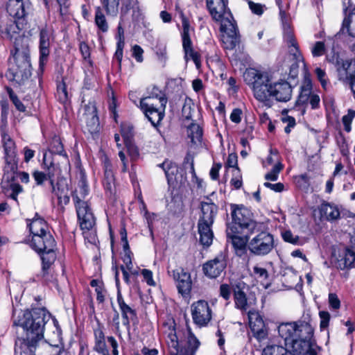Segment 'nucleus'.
I'll use <instances>...</instances> for the list:
<instances>
[{"instance_id":"46","label":"nucleus","mask_w":355,"mask_h":355,"mask_svg":"<svg viewBox=\"0 0 355 355\" xmlns=\"http://www.w3.org/2000/svg\"><path fill=\"white\" fill-rule=\"evenodd\" d=\"M286 349L279 345H269L265 347L262 355H284Z\"/></svg>"},{"instance_id":"12","label":"nucleus","mask_w":355,"mask_h":355,"mask_svg":"<svg viewBox=\"0 0 355 355\" xmlns=\"http://www.w3.org/2000/svg\"><path fill=\"white\" fill-rule=\"evenodd\" d=\"M206 6L216 22L222 24L234 18L227 7V0H206Z\"/></svg>"},{"instance_id":"14","label":"nucleus","mask_w":355,"mask_h":355,"mask_svg":"<svg viewBox=\"0 0 355 355\" xmlns=\"http://www.w3.org/2000/svg\"><path fill=\"white\" fill-rule=\"evenodd\" d=\"M312 335L309 336H298L286 345L288 350L293 355H317L316 347L314 346L310 339Z\"/></svg>"},{"instance_id":"13","label":"nucleus","mask_w":355,"mask_h":355,"mask_svg":"<svg viewBox=\"0 0 355 355\" xmlns=\"http://www.w3.org/2000/svg\"><path fill=\"white\" fill-rule=\"evenodd\" d=\"M191 316L193 322L199 327H205L211 321L212 311L205 300H198L191 306Z\"/></svg>"},{"instance_id":"26","label":"nucleus","mask_w":355,"mask_h":355,"mask_svg":"<svg viewBox=\"0 0 355 355\" xmlns=\"http://www.w3.org/2000/svg\"><path fill=\"white\" fill-rule=\"evenodd\" d=\"M28 226L31 234V238L49 232L46 222L44 218L38 216L37 214H35Z\"/></svg>"},{"instance_id":"48","label":"nucleus","mask_w":355,"mask_h":355,"mask_svg":"<svg viewBox=\"0 0 355 355\" xmlns=\"http://www.w3.org/2000/svg\"><path fill=\"white\" fill-rule=\"evenodd\" d=\"M123 261L125 265L123 266L130 272V274L134 275H138V271L133 267L130 252H125L123 257Z\"/></svg>"},{"instance_id":"6","label":"nucleus","mask_w":355,"mask_h":355,"mask_svg":"<svg viewBox=\"0 0 355 355\" xmlns=\"http://www.w3.org/2000/svg\"><path fill=\"white\" fill-rule=\"evenodd\" d=\"M76 208L80 228L83 231L85 238L88 239L89 243H94L96 240V235L93 232H89L92 230L95 225V218L87 202L81 200L78 196H76Z\"/></svg>"},{"instance_id":"8","label":"nucleus","mask_w":355,"mask_h":355,"mask_svg":"<svg viewBox=\"0 0 355 355\" xmlns=\"http://www.w3.org/2000/svg\"><path fill=\"white\" fill-rule=\"evenodd\" d=\"M278 333L286 346L298 336L313 335V329L306 322H284L278 326Z\"/></svg>"},{"instance_id":"22","label":"nucleus","mask_w":355,"mask_h":355,"mask_svg":"<svg viewBox=\"0 0 355 355\" xmlns=\"http://www.w3.org/2000/svg\"><path fill=\"white\" fill-rule=\"evenodd\" d=\"M319 214L320 220L334 222L338 220L340 216L338 207L333 203L324 202L318 207L315 211V215Z\"/></svg>"},{"instance_id":"51","label":"nucleus","mask_w":355,"mask_h":355,"mask_svg":"<svg viewBox=\"0 0 355 355\" xmlns=\"http://www.w3.org/2000/svg\"><path fill=\"white\" fill-rule=\"evenodd\" d=\"M282 235L284 241L287 243L293 245H298L300 243V237L297 235L293 234L290 230L282 232Z\"/></svg>"},{"instance_id":"1","label":"nucleus","mask_w":355,"mask_h":355,"mask_svg":"<svg viewBox=\"0 0 355 355\" xmlns=\"http://www.w3.org/2000/svg\"><path fill=\"white\" fill-rule=\"evenodd\" d=\"M14 311V325L21 327L24 336L15 341V355H35L39 342L44 338L45 325L47 326L46 336L49 340L58 342L62 340V330L58 321L43 308L19 313Z\"/></svg>"},{"instance_id":"31","label":"nucleus","mask_w":355,"mask_h":355,"mask_svg":"<svg viewBox=\"0 0 355 355\" xmlns=\"http://www.w3.org/2000/svg\"><path fill=\"white\" fill-rule=\"evenodd\" d=\"M182 48L184 53V58L186 62H188L189 60H191L195 63L196 67L199 69L201 65L200 55L193 49L192 42L187 41L182 42Z\"/></svg>"},{"instance_id":"27","label":"nucleus","mask_w":355,"mask_h":355,"mask_svg":"<svg viewBox=\"0 0 355 355\" xmlns=\"http://www.w3.org/2000/svg\"><path fill=\"white\" fill-rule=\"evenodd\" d=\"M94 350L101 355H110L105 343V334L102 327L98 326L94 330Z\"/></svg>"},{"instance_id":"53","label":"nucleus","mask_w":355,"mask_h":355,"mask_svg":"<svg viewBox=\"0 0 355 355\" xmlns=\"http://www.w3.org/2000/svg\"><path fill=\"white\" fill-rule=\"evenodd\" d=\"M282 121L283 123L287 124V126L284 128L286 133H289L291 128H293L296 124L295 118L287 114H282Z\"/></svg>"},{"instance_id":"54","label":"nucleus","mask_w":355,"mask_h":355,"mask_svg":"<svg viewBox=\"0 0 355 355\" xmlns=\"http://www.w3.org/2000/svg\"><path fill=\"white\" fill-rule=\"evenodd\" d=\"M253 272L256 278L259 279L261 282L265 281L268 279V271L263 268L256 266L253 268Z\"/></svg>"},{"instance_id":"50","label":"nucleus","mask_w":355,"mask_h":355,"mask_svg":"<svg viewBox=\"0 0 355 355\" xmlns=\"http://www.w3.org/2000/svg\"><path fill=\"white\" fill-rule=\"evenodd\" d=\"M121 132L125 142H128L134 135L133 126L130 124H122Z\"/></svg>"},{"instance_id":"49","label":"nucleus","mask_w":355,"mask_h":355,"mask_svg":"<svg viewBox=\"0 0 355 355\" xmlns=\"http://www.w3.org/2000/svg\"><path fill=\"white\" fill-rule=\"evenodd\" d=\"M345 267L352 268L355 266V252L350 249H347L344 257Z\"/></svg>"},{"instance_id":"5","label":"nucleus","mask_w":355,"mask_h":355,"mask_svg":"<svg viewBox=\"0 0 355 355\" xmlns=\"http://www.w3.org/2000/svg\"><path fill=\"white\" fill-rule=\"evenodd\" d=\"M31 68L28 53L17 49L12 60H10L6 77L9 80L15 82L19 85H23L31 77Z\"/></svg>"},{"instance_id":"64","label":"nucleus","mask_w":355,"mask_h":355,"mask_svg":"<svg viewBox=\"0 0 355 355\" xmlns=\"http://www.w3.org/2000/svg\"><path fill=\"white\" fill-rule=\"evenodd\" d=\"M320 318V328L324 329L327 327L330 319V315L327 311H320L319 313Z\"/></svg>"},{"instance_id":"39","label":"nucleus","mask_w":355,"mask_h":355,"mask_svg":"<svg viewBox=\"0 0 355 355\" xmlns=\"http://www.w3.org/2000/svg\"><path fill=\"white\" fill-rule=\"evenodd\" d=\"M89 192L88 187L86 183L85 178H82L79 182L78 189H76L75 193L73 195V200L75 201V205H76V201L78 196L81 200H83L86 196H87Z\"/></svg>"},{"instance_id":"15","label":"nucleus","mask_w":355,"mask_h":355,"mask_svg":"<svg viewBox=\"0 0 355 355\" xmlns=\"http://www.w3.org/2000/svg\"><path fill=\"white\" fill-rule=\"evenodd\" d=\"M168 273L175 281L178 293L183 297L188 296L192 287L191 275L182 268L168 270Z\"/></svg>"},{"instance_id":"24","label":"nucleus","mask_w":355,"mask_h":355,"mask_svg":"<svg viewBox=\"0 0 355 355\" xmlns=\"http://www.w3.org/2000/svg\"><path fill=\"white\" fill-rule=\"evenodd\" d=\"M86 129L91 134L96 133L99 130V121L96 114V109L93 103H89L85 107Z\"/></svg>"},{"instance_id":"16","label":"nucleus","mask_w":355,"mask_h":355,"mask_svg":"<svg viewBox=\"0 0 355 355\" xmlns=\"http://www.w3.org/2000/svg\"><path fill=\"white\" fill-rule=\"evenodd\" d=\"M227 236L231 239V243L239 256H241L245 251L248 241L247 232L238 230L236 226L227 225Z\"/></svg>"},{"instance_id":"35","label":"nucleus","mask_w":355,"mask_h":355,"mask_svg":"<svg viewBox=\"0 0 355 355\" xmlns=\"http://www.w3.org/2000/svg\"><path fill=\"white\" fill-rule=\"evenodd\" d=\"M49 150L52 154H57L64 159L65 163L68 162V157L64 150L63 145L58 137H54L49 145Z\"/></svg>"},{"instance_id":"58","label":"nucleus","mask_w":355,"mask_h":355,"mask_svg":"<svg viewBox=\"0 0 355 355\" xmlns=\"http://www.w3.org/2000/svg\"><path fill=\"white\" fill-rule=\"evenodd\" d=\"M132 56L135 58V60L138 62H142L144 60V58H143L144 50L142 49V48L140 46L135 44L132 46Z\"/></svg>"},{"instance_id":"55","label":"nucleus","mask_w":355,"mask_h":355,"mask_svg":"<svg viewBox=\"0 0 355 355\" xmlns=\"http://www.w3.org/2000/svg\"><path fill=\"white\" fill-rule=\"evenodd\" d=\"M101 2L107 14H110L112 9L116 8L119 4V0H101Z\"/></svg>"},{"instance_id":"28","label":"nucleus","mask_w":355,"mask_h":355,"mask_svg":"<svg viewBox=\"0 0 355 355\" xmlns=\"http://www.w3.org/2000/svg\"><path fill=\"white\" fill-rule=\"evenodd\" d=\"M6 10L8 14L15 19H21L26 15L24 0H8Z\"/></svg>"},{"instance_id":"10","label":"nucleus","mask_w":355,"mask_h":355,"mask_svg":"<svg viewBox=\"0 0 355 355\" xmlns=\"http://www.w3.org/2000/svg\"><path fill=\"white\" fill-rule=\"evenodd\" d=\"M221 42L226 50H234L241 42V35L234 19L220 24Z\"/></svg>"},{"instance_id":"61","label":"nucleus","mask_w":355,"mask_h":355,"mask_svg":"<svg viewBox=\"0 0 355 355\" xmlns=\"http://www.w3.org/2000/svg\"><path fill=\"white\" fill-rule=\"evenodd\" d=\"M274 162H279L278 161L277 152L276 150L273 151L272 149H270V155L268 156L266 162L263 164V166L267 167L268 166L272 164Z\"/></svg>"},{"instance_id":"44","label":"nucleus","mask_w":355,"mask_h":355,"mask_svg":"<svg viewBox=\"0 0 355 355\" xmlns=\"http://www.w3.org/2000/svg\"><path fill=\"white\" fill-rule=\"evenodd\" d=\"M51 42H40V64L44 65L50 53Z\"/></svg>"},{"instance_id":"47","label":"nucleus","mask_w":355,"mask_h":355,"mask_svg":"<svg viewBox=\"0 0 355 355\" xmlns=\"http://www.w3.org/2000/svg\"><path fill=\"white\" fill-rule=\"evenodd\" d=\"M355 117V110L349 109L347 114L344 115L342 118V121L344 125V129L347 132L351 131V123Z\"/></svg>"},{"instance_id":"63","label":"nucleus","mask_w":355,"mask_h":355,"mask_svg":"<svg viewBox=\"0 0 355 355\" xmlns=\"http://www.w3.org/2000/svg\"><path fill=\"white\" fill-rule=\"evenodd\" d=\"M10 98L11 101H12L13 104L16 107V108L20 111V112H25L26 111V107L20 101V100L18 98V97L12 93L10 94Z\"/></svg>"},{"instance_id":"25","label":"nucleus","mask_w":355,"mask_h":355,"mask_svg":"<svg viewBox=\"0 0 355 355\" xmlns=\"http://www.w3.org/2000/svg\"><path fill=\"white\" fill-rule=\"evenodd\" d=\"M201 212L202 215L200 217L198 223L205 222L213 224L218 213V207L214 202H202Z\"/></svg>"},{"instance_id":"32","label":"nucleus","mask_w":355,"mask_h":355,"mask_svg":"<svg viewBox=\"0 0 355 355\" xmlns=\"http://www.w3.org/2000/svg\"><path fill=\"white\" fill-rule=\"evenodd\" d=\"M17 178H19L21 182L28 183L29 181V175L26 172L18 173L17 170L16 175L14 180L7 182L8 183H10L9 187L12 191V193L10 194V196L12 199L15 200H17V196L23 191L22 187L19 184L15 182V180Z\"/></svg>"},{"instance_id":"34","label":"nucleus","mask_w":355,"mask_h":355,"mask_svg":"<svg viewBox=\"0 0 355 355\" xmlns=\"http://www.w3.org/2000/svg\"><path fill=\"white\" fill-rule=\"evenodd\" d=\"M300 101L305 103L309 101L313 109H316L320 105V96L318 94L311 93L309 89H303L300 95Z\"/></svg>"},{"instance_id":"30","label":"nucleus","mask_w":355,"mask_h":355,"mask_svg":"<svg viewBox=\"0 0 355 355\" xmlns=\"http://www.w3.org/2000/svg\"><path fill=\"white\" fill-rule=\"evenodd\" d=\"M104 162V170L105 175L103 179V186L105 189L112 194L115 190V182L114 177L112 170L111 164L107 157L105 158Z\"/></svg>"},{"instance_id":"40","label":"nucleus","mask_w":355,"mask_h":355,"mask_svg":"<svg viewBox=\"0 0 355 355\" xmlns=\"http://www.w3.org/2000/svg\"><path fill=\"white\" fill-rule=\"evenodd\" d=\"M187 343L189 347V354H195L196 350L200 346V341L191 332V329L188 330Z\"/></svg>"},{"instance_id":"2","label":"nucleus","mask_w":355,"mask_h":355,"mask_svg":"<svg viewBox=\"0 0 355 355\" xmlns=\"http://www.w3.org/2000/svg\"><path fill=\"white\" fill-rule=\"evenodd\" d=\"M243 80L252 89L256 100L265 105H270L275 82L270 74L254 68H248L243 73Z\"/></svg>"},{"instance_id":"37","label":"nucleus","mask_w":355,"mask_h":355,"mask_svg":"<svg viewBox=\"0 0 355 355\" xmlns=\"http://www.w3.org/2000/svg\"><path fill=\"white\" fill-rule=\"evenodd\" d=\"M187 126V135L193 144L200 142L202 137V130L201 127L194 123H191Z\"/></svg>"},{"instance_id":"62","label":"nucleus","mask_w":355,"mask_h":355,"mask_svg":"<svg viewBox=\"0 0 355 355\" xmlns=\"http://www.w3.org/2000/svg\"><path fill=\"white\" fill-rule=\"evenodd\" d=\"M141 274L144 277V280L149 286H155V282L153 278V272L150 270L143 269Z\"/></svg>"},{"instance_id":"42","label":"nucleus","mask_w":355,"mask_h":355,"mask_svg":"<svg viewBox=\"0 0 355 355\" xmlns=\"http://www.w3.org/2000/svg\"><path fill=\"white\" fill-rule=\"evenodd\" d=\"M159 166L164 170L166 177L168 181L173 178L175 172L177 171L175 165L173 162L168 160H166Z\"/></svg>"},{"instance_id":"41","label":"nucleus","mask_w":355,"mask_h":355,"mask_svg":"<svg viewBox=\"0 0 355 355\" xmlns=\"http://www.w3.org/2000/svg\"><path fill=\"white\" fill-rule=\"evenodd\" d=\"M182 25V42L187 41H191L190 38V24L187 18L184 16L183 12H181Z\"/></svg>"},{"instance_id":"7","label":"nucleus","mask_w":355,"mask_h":355,"mask_svg":"<svg viewBox=\"0 0 355 355\" xmlns=\"http://www.w3.org/2000/svg\"><path fill=\"white\" fill-rule=\"evenodd\" d=\"M2 141L5 151L6 165L4 166V173L3 182H9L14 180L17 169V162L16 159L17 153L15 144L10 136L6 133L2 134Z\"/></svg>"},{"instance_id":"18","label":"nucleus","mask_w":355,"mask_h":355,"mask_svg":"<svg viewBox=\"0 0 355 355\" xmlns=\"http://www.w3.org/2000/svg\"><path fill=\"white\" fill-rule=\"evenodd\" d=\"M43 162L45 168L48 171V175L52 186V193L57 198L68 193V187L64 180H58L55 184H54L52 178L59 173L58 171H60V169L57 166H54L53 163L51 160H48L46 153L44 154Z\"/></svg>"},{"instance_id":"33","label":"nucleus","mask_w":355,"mask_h":355,"mask_svg":"<svg viewBox=\"0 0 355 355\" xmlns=\"http://www.w3.org/2000/svg\"><path fill=\"white\" fill-rule=\"evenodd\" d=\"M342 31L345 30L349 36L355 37V8L350 10L347 17H345L343 22Z\"/></svg>"},{"instance_id":"60","label":"nucleus","mask_w":355,"mask_h":355,"mask_svg":"<svg viewBox=\"0 0 355 355\" xmlns=\"http://www.w3.org/2000/svg\"><path fill=\"white\" fill-rule=\"evenodd\" d=\"M220 295L225 299L228 300L231 295L230 286L227 284H223L220 286Z\"/></svg>"},{"instance_id":"36","label":"nucleus","mask_w":355,"mask_h":355,"mask_svg":"<svg viewBox=\"0 0 355 355\" xmlns=\"http://www.w3.org/2000/svg\"><path fill=\"white\" fill-rule=\"evenodd\" d=\"M117 301L124 319V324H128L129 318H133L135 315V311L125 303L120 293L117 295Z\"/></svg>"},{"instance_id":"43","label":"nucleus","mask_w":355,"mask_h":355,"mask_svg":"<svg viewBox=\"0 0 355 355\" xmlns=\"http://www.w3.org/2000/svg\"><path fill=\"white\" fill-rule=\"evenodd\" d=\"M335 62L337 71L342 76L347 75V70L351 65V62L349 60H343L336 57Z\"/></svg>"},{"instance_id":"52","label":"nucleus","mask_w":355,"mask_h":355,"mask_svg":"<svg viewBox=\"0 0 355 355\" xmlns=\"http://www.w3.org/2000/svg\"><path fill=\"white\" fill-rule=\"evenodd\" d=\"M325 51V45L323 42H316L311 48V53L314 57L322 55Z\"/></svg>"},{"instance_id":"59","label":"nucleus","mask_w":355,"mask_h":355,"mask_svg":"<svg viewBox=\"0 0 355 355\" xmlns=\"http://www.w3.org/2000/svg\"><path fill=\"white\" fill-rule=\"evenodd\" d=\"M329 304L334 309H338L340 306V301L335 293L329 294Z\"/></svg>"},{"instance_id":"29","label":"nucleus","mask_w":355,"mask_h":355,"mask_svg":"<svg viewBox=\"0 0 355 355\" xmlns=\"http://www.w3.org/2000/svg\"><path fill=\"white\" fill-rule=\"evenodd\" d=\"M213 224L205 222L198 223V233L200 235V242L204 246H209L212 243L214 234L211 230Z\"/></svg>"},{"instance_id":"45","label":"nucleus","mask_w":355,"mask_h":355,"mask_svg":"<svg viewBox=\"0 0 355 355\" xmlns=\"http://www.w3.org/2000/svg\"><path fill=\"white\" fill-rule=\"evenodd\" d=\"M282 169L283 165L281 162L275 163L272 170L265 175V179L270 181H276Z\"/></svg>"},{"instance_id":"3","label":"nucleus","mask_w":355,"mask_h":355,"mask_svg":"<svg viewBox=\"0 0 355 355\" xmlns=\"http://www.w3.org/2000/svg\"><path fill=\"white\" fill-rule=\"evenodd\" d=\"M167 98L157 87H153L148 95L141 98L139 107L153 125H158L164 116Z\"/></svg>"},{"instance_id":"57","label":"nucleus","mask_w":355,"mask_h":355,"mask_svg":"<svg viewBox=\"0 0 355 355\" xmlns=\"http://www.w3.org/2000/svg\"><path fill=\"white\" fill-rule=\"evenodd\" d=\"M51 31L46 27L41 29L40 33V42H51L52 39Z\"/></svg>"},{"instance_id":"17","label":"nucleus","mask_w":355,"mask_h":355,"mask_svg":"<svg viewBox=\"0 0 355 355\" xmlns=\"http://www.w3.org/2000/svg\"><path fill=\"white\" fill-rule=\"evenodd\" d=\"M284 38L288 45L289 53L295 60V62L291 66L289 71V76L294 79L297 76L298 62L302 60V57L299 51L297 43L288 26L284 28Z\"/></svg>"},{"instance_id":"38","label":"nucleus","mask_w":355,"mask_h":355,"mask_svg":"<svg viewBox=\"0 0 355 355\" xmlns=\"http://www.w3.org/2000/svg\"><path fill=\"white\" fill-rule=\"evenodd\" d=\"M95 24L102 32L108 31V24L101 7H97L95 10Z\"/></svg>"},{"instance_id":"9","label":"nucleus","mask_w":355,"mask_h":355,"mask_svg":"<svg viewBox=\"0 0 355 355\" xmlns=\"http://www.w3.org/2000/svg\"><path fill=\"white\" fill-rule=\"evenodd\" d=\"M231 215L232 222L228 225H233L238 227V230L245 231V230L251 234L256 233L257 223L250 218V211L243 205H231Z\"/></svg>"},{"instance_id":"19","label":"nucleus","mask_w":355,"mask_h":355,"mask_svg":"<svg viewBox=\"0 0 355 355\" xmlns=\"http://www.w3.org/2000/svg\"><path fill=\"white\" fill-rule=\"evenodd\" d=\"M225 257L223 254H218L214 259L203 264L204 274L209 278H216L226 268Z\"/></svg>"},{"instance_id":"21","label":"nucleus","mask_w":355,"mask_h":355,"mask_svg":"<svg viewBox=\"0 0 355 355\" xmlns=\"http://www.w3.org/2000/svg\"><path fill=\"white\" fill-rule=\"evenodd\" d=\"M244 284L239 283L233 287V295L235 307L241 311L252 310V306L255 304L254 300L248 299L243 291Z\"/></svg>"},{"instance_id":"56","label":"nucleus","mask_w":355,"mask_h":355,"mask_svg":"<svg viewBox=\"0 0 355 355\" xmlns=\"http://www.w3.org/2000/svg\"><path fill=\"white\" fill-rule=\"evenodd\" d=\"M168 345L170 348V353L179 350V343L175 334L171 333L168 335Z\"/></svg>"},{"instance_id":"4","label":"nucleus","mask_w":355,"mask_h":355,"mask_svg":"<svg viewBox=\"0 0 355 355\" xmlns=\"http://www.w3.org/2000/svg\"><path fill=\"white\" fill-rule=\"evenodd\" d=\"M30 245L36 252L41 255L42 271L44 274L47 273L48 270L56 259L55 252L56 243L54 238L50 232H48L31 238Z\"/></svg>"},{"instance_id":"23","label":"nucleus","mask_w":355,"mask_h":355,"mask_svg":"<svg viewBox=\"0 0 355 355\" xmlns=\"http://www.w3.org/2000/svg\"><path fill=\"white\" fill-rule=\"evenodd\" d=\"M272 98L280 102H287L291 98L292 89L286 81H275Z\"/></svg>"},{"instance_id":"11","label":"nucleus","mask_w":355,"mask_h":355,"mask_svg":"<svg viewBox=\"0 0 355 355\" xmlns=\"http://www.w3.org/2000/svg\"><path fill=\"white\" fill-rule=\"evenodd\" d=\"M248 247L255 255H266L274 248L273 236L268 232L261 231L248 241Z\"/></svg>"},{"instance_id":"20","label":"nucleus","mask_w":355,"mask_h":355,"mask_svg":"<svg viewBox=\"0 0 355 355\" xmlns=\"http://www.w3.org/2000/svg\"><path fill=\"white\" fill-rule=\"evenodd\" d=\"M248 315L250 327L254 336L259 340L265 339L268 333L261 316L254 309L249 310Z\"/></svg>"}]
</instances>
